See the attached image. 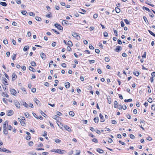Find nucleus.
Masks as SVG:
<instances>
[{"instance_id":"63","label":"nucleus","mask_w":155,"mask_h":155,"mask_svg":"<svg viewBox=\"0 0 155 155\" xmlns=\"http://www.w3.org/2000/svg\"><path fill=\"white\" fill-rule=\"evenodd\" d=\"M95 52L97 54H98L99 53L100 51L99 49H96L95 50Z\"/></svg>"},{"instance_id":"7","label":"nucleus","mask_w":155,"mask_h":155,"mask_svg":"<svg viewBox=\"0 0 155 155\" xmlns=\"http://www.w3.org/2000/svg\"><path fill=\"white\" fill-rule=\"evenodd\" d=\"M8 121H5L3 124V129H7L6 127V125L7 126L8 125Z\"/></svg>"},{"instance_id":"10","label":"nucleus","mask_w":155,"mask_h":155,"mask_svg":"<svg viewBox=\"0 0 155 155\" xmlns=\"http://www.w3.org/2000/svg\"><path fill=\"white\" fill-rule=\"evenodd\" d=\"M72 35L74 37H75V38L78 37V38H77V40L80 39V37L78 35L77 33H74V34H72Z\"/></svg>"},{"instance_id":"4","label":"nucleus","mask_w":155,"mask_h":155,"mask_svg":"<svg viewBox=\"0 0 155 155\" xmlns=\"http://www.w3.org/2000/svg\"><path fill=\"white\" fill-rule=\"evenodd\" d=\"M14 114L13 111L12 110H8L7 115L8 116H10Z\"/></svg>"},{"instance_id":"44","label":"nucleus","mask_w":155,"mask_h":155,"mask_svg":"<svg viewBox=\"0 0 155 155\" xmlns=\"http://www.w3.org/2000/svg\"><path fill=\"white\" fill-rule=\"evenodd\" d=\"M151 108L152 110H155V104L152 105L151 106Z\"/></svg>"},{"instance_id":"42","label":"nucleus","mask_w":155,"mask_h":155,"mask_svg":"<svg viewBox=\"0 0 155 155\" xmlns=\"http://www.w3.org/2000/svg\"><path fill=\"white\" fill-rule=\"evenodd\" d=\"M29 15L30 16H34L35 15V13L34 12H29Z\"/></svg>"},{"instance_id":"58","label":"nucleus","mask_w":155,"mask_h":155,"mask_svg":"<svg viewBox=\"0 0 155 155\" xmlns=\"http://www.w3.org/2000/svg\"><path fill=\"white\" fill-rule=\"evenodd\" d=\"M67 50L68 51H71V48L70 46H68L67 48Z\"/></svg>"},{"instance_id":"52","label":"nucleus","mask_w":155,"mask_h":155,"mask_svg":"<svg viewBox=\"0 0 155 155\" xmlns=\"http://www.w3.org/2000/svg\"><path fill=\"white\" fill-rule=\"evenodd\" d=\"M3 43L4 44L6 45L8 44V42L7 40H4L3 41Z\"/></svg>"},{"instance_id":"15","label":"nucleus","mask_w":155,"mask_h":155,"mask_svg":"<svg viewBox=\"0 0 155 155\" xmlns=\"http://www.w3.org/2000/svg\"><path fill=\"white\" fill-rule=\"evenodd\" d=\"M53 118L56 120H59L61 118V117L56 115H54Z\"/></svg>"},{"instance_id":"12","label":"nucleus","mask_w":155,"mask_h":155,"mask_svg":"<svg viewBox=\"0 0 155 155\" xmlns=\"http://www.w3.org/2000/svg\"><path fill=\"white\" fill-rule=\"evenodd\" d=\"M64 127L65 129L68 131V132H71V130L70 128L67 125H65L64 126Z\"/></svg>"},{"instance_id":"51","label":"nucleus","mask_w":155,"mask_h":155,"mask_svg":"<svg viewBox=\"0 0 155 155\" xmlns=\"http://www.w3.org/2000/svg\"><path fill=\"white\" fill-rule=\"evenodd\" d=\"M89 61L90 64L94 63L95 62V60H89Z\"/></svg>"},{"instance_id":"45","label":"nucleus","mask_w":155,"mask_h":155,"mask_svg":"<svg viewBox=\"0 0 155 155\" xmlns=\"http://www.w3.org/2000/svg\"><path fill=\"white\" fill-rule=\"evenodd\" d=\"M92 141L94 143H97L98 142L96 138H94L92 140Z\"/></svg>"},{"instance_id":"21","label":"nucleus","mask_w":155,"mask_h":155,"mask_svg":"<svg viewBox=\"0 0 155 155\" xmlns=\"http://www.w3.org/2000/svg\"><path fill=\"white\" fill-rule=\"evenodd\" d=\"M0 4L4 6H6L7 5L6 2H0Z\"/></svg>"},{"instance_id":"39","label":"nucleus","mask_w":155,"mask_h":155,"mask_svg":"<svg viewBox=\"0 0 155 155\" xmlns=\"http://www.w3.org/2000/svg\"><path fill=\"white\" fill-rule=\"evenodd\" d=\"M54 141L56 143H60L61 142V140L58 139H55L54 140Z\"/></svg>"},{"instance_id":"38","label":"nucleus","mask_w":155,"mask_h":155,"mask_svg":"<svg viewBox=\"0 0 155 155\" xmlns=\"http://www.w3.org/2000/svg\"><path fill=\"white\" fill-rule=\"evenodd\" d=\"M76 153L74 155H79L80 154L81 151L80 150H76Z\"/></svg>"},{"instance_id":"53","label":"nucleus","mask_w":155,"mask_h":155,"mask_svg":"<svg viewBox=\"0 0 155 155\" xmlns=\"http://www.w3.org/2000/svg\"><path fill=\"white\" fill-rule=\"evenodd\" d=\"M122 108L124 110H126L127 108V106H126L125 105V104H124V105H123V106H122Z\"/></svg>"},{"instance_id":"48","label":"nucleus","mask_w":155,"mask_h":155,"mask_svg":"<svg viewBox=\"0 0 155 155\" xmlns=\"http://www.w3.org/2000/svg\"><path fill=\"white\" fill-rule=\"evenodd\" d=\"M147 101L148 102L151 103L152 102V99L151 97H149Z\"/></svg>"},{"instance_id":"20","label":"nucleus","mask_w":155,"mask_h":155,"mask_svg":"<svg viewBox=\"0 0 155 155\" xmlns=\"http://www.w3.org/2000/svg\"><path fill=\"white\" fill-rule=\"evenodd\" d=\"M3 129V133L5 135H7L8 134V131L7 130V129Z\"/></svg>"},{"instance_id":"25","label":"nucleus","mask_w":155,"mask_h":155,"mask_svg":"<svg viewBox=\"0 0 155 155\" xmlns=\"http://www.w3.org/2000/svg\"><path fill=\"white\" fill-rule=\"evenodd\" d=\"M29 69L30 71H31L33 72H35V69L31 66H29Z\"/></svg>"},{"instance_id":"1","label":"nucleus","mask_w":155,"mask_h":155,"mask_svg":"<svg viewBox=\"0 0 155 155\" xmlns=\"http://www.w3.org/2000/svg\"><path fill=\"white\" fill-rule=\"evenodd\" d=\"M54 26L59 30H63V27L60 25V24L56 23L54 24Z\"/></svg>"},{"instance_id":"30","label":"nucleus","mask_w":155,"mask_h":155,"mask_svg":"<svg viewBox=\"0 0 155 155\" xmlns=\"http://www.w3.org/2000/svg\"><path fill=\"white\" fill-rule=\"evenodd\" d=\"M35 19L38 21H41V17H36L35 18Z\"/></svg>"},{"instance_id":"19","label":"nucleus","mask_w":155,"mask_h":155,"mask_svg":"<svg viewBox=\"0 0 155 155\" xmlns=\"http://www.w3.org/2000/svg\"><path fill=\"white\" fill-rule=\"evenodd\" d=\"M29 49V47L27 45L25 46L23 48V51H27Z\"/></svg>"},{"instance_id":"27","label":"nucleus","mask_w":155,"mask_h":155,"mask_svg":"<svg viewBox=\"0 0 155 155\" xmlns=\"http://www.w3.org/2000/svg\"><path fill=\"white\" fill-rule=\"evenodd\" d=\"M118 103L117 102L115 101L114 102V107L115 108H117V105Z\"/></svg>"},{"instance_id":"40","label":"nucleus","mask_w":155,"mask_h":155,"mask_svg":"<svg viewBox=\"0 0 155 155\" xmlns=\"http://www.w3.org/2000/svg\"><path fill=\"white\" fill-rule=\"evenodd\" d=\"M143 18L145 21V22L147 23H148V21L147 20V18L145 16H143Z\"/></svg>"},{"instance_id":"26","label":"nucleus","mask_w":155,"mask_h":155,"mask_svg":"<svg viewBox=\"0 0 155 155\" xmlns=\"http://www.w3.org/2000/svg\"><path fill=\"white\" fill-rule=\"evenodd\" d=\"M16 54H14L12 55V58L13 60H15L16 59Z\"/></svg>"},{"instance_id":"41","label":"nucleus","mask_w":155,"mask_h":155,"mask_svg":"<svg viewBox=\"0 0 155 155\" xmlns=\"http://www.w3.org/2000/svg\"><path fill=\"white\" fill-rule=\"evenodd\" d=\"M20 123H21V125L22 126H25V122L24 121H23V120H22L21 122Z\"/></svg>"},{"instance_id":"59","label":"nucleus","mask_w":155,"mask_h":155,"mask_svg":"<svg viewBox=\"0 0 155 155\" xmlns=\"http://www.w3.org/2000/svg\"><path fill=\"white\" fill-rule=\"evenodd\" d=\"M130 138L132 139H134L135 137V136L132 134H130Z\"/></svg>"},{"instance_id":"43","label":"nucleus","mask_w":155,"mask_h":155,"mask_svg":"<svg viewBox=\"0 0 155 155\" xmlns=\"http://www.w3.org/2000/svg\"><path fill=\"white\" fill-rule=\"evenodd\" d=\"M104 37H107L108 35L106 31H104Z\"/></svg>"},{"instance_id":"17","label":"nucleus","mask_w":155,"mask_h":155,"mask_svg":"<svg viewBox=\"0 0 155 155\" xmlns=\"http://www.w3.org/2000/svg\"><path fill=\"white\" fill-rule=\"evenodd\" d=\"M97 151L100 153H104L103 150L100 148H97Z\"/></svg>"},{"instance_id":"46","label":"nucleus","mask_w":155,"mask_h":155,"mask_svg":"<svg viewBox=\"0 0 155 155\" xmlns=\"http://www.w3.org/2000/svg\"><path fill=\"white\" fill-rule=\"evenodd\" d=\"M52 30L53 31H54V33H56L57 34H60V33L59 32H58L57 31L55 30L54 29H52Z\"/></svg>"},{"instance_id":"8","label":"nucleus","mask_w":155,"mask_h":155,"mask_svg":"<svg viewBox=\"0 0 155 155\" xmlns=\"http://www.w3.org/2000/svg\"><path fill=\"white\" fill-rule=\"evenodd\" d=\"M10 92L11 94L14 95H15L16 93V91L14 89H12L10 90Z\"/></svg>"},{"instance_id":"34","label":"nucleus","mask_w":155,"mask_h":155,"mask_svg":"<svg viewBox=\"0 0 155 155\" xmlns=\"http://www.w3.org/2000/svg\"><path fill=\"white\" fill-rule=\"evenodd\" d=\"M31 65L32 66L34 67L36 66V63L34 61H32L31 63Z\"/></svg>"},{"instance_id":"18","label":"nucleus","mask_w":155,"mask_h":155,"mask_svg":"<svg viewBox=\"0 0 155 155\" xmlns=\"http://www.w3.org/2000/svg\"><path fill=\"white\" fill-rule=\"evenodd\" d=\"M2 95L4 97H8L9 96L7 94L6 92H3L2 93Z\"/></svg>"},{"instance_id":"13","label":"nucleus","mask_w":155,"mask_h":155,"mask_svg":"<svg viewBox=\"0 0 155 155\" xmlns=\"http://www.w3.org/2000/svg\"><path fill=\"white\" fill-rule=\"evenodd\" d=\"M62 24L63 25H68V21L63 20L62 22Z\"/></svg>"},{"instance_id":"16","label":"nucleus","mask_w":155,"mask_h":155,"mask_svg":"<svg viewBox=\"0 0 155 155\" xmlns=\"http://www.w3.org/2000/svg\"><path fill=\"white\" fill-rule=\"evenodd\" d=\"M34 101L35 102L36 104L38 105V104H40V101L39 100H38V99L36 98H34Z\"/></svg>"},{"instance_id":"9","label":"nucleus","mask_w":155,"mask_h":155,"mask_svg":"<svg viewBox=\"0 0 155 155\" xmlns=\"http://www.w3.org/2000/svg\"><path fill=\"white\" fill-rule=\"evenodd\" d=\"M17 78V76L16 74L13 73L12 75V79L13 81H14Z\"/></svg>"},{"instance_id":"37","label":"nucleus","mask_w":155,"mask_h":155,"mask_svg":"<svg viewBox=\"0 0 155 155\" xmlns=\"http://www.w3.org/2000/svg\"><path fill=\"white\" fill-rule=\"evenodd\" d=\"M132 99H125L124 100V101L125 102H131L132 101Z\"/></svg>"},{"instance_id":"6","label":"nucleus","mask_w":155,"mask_h":155,"mask_svg":"<svg viewBox=\"0 0 155 155\" xmlns=\"http://www.w3.org/2000/svg\"><path fill=\"white\" fill-rule=\"evenodd\" d=\"M40 55L41 57L42 58V59L43 60H45L46 58V56L45 54L43 53V52H41L40 54Z\"/></svg>"},{"instance_id":"22","label":"nucleus","mask_w":155,"mask_h":155,"mask_svg":"<svg viewBox=\"0 0 155 155\" xmlns=\"http://www.w3.org/2000/svg\"><path fill=\"white\" fill-rule=\"evenodd\" d=\"M94 120L95 123H98L99 122V119L98 117H97L94 118Z\"/></svg>"},{"instance_id":"60","label":"nucleus","mask_w":155,"mask_h":155,"mask_svg":"<svg viewBox=\"0 0 155 155\" xmlns=\"http://www.w3.org/2000/svg\"><path fill=\"white\" fill-rule=\"evenodd\" d=\"M73 151L72 150L69 151L68 153V154L69 155H71L73 154Z\"/></svg>"},{"instance_id":"2","label":"nucleus","mask_w":155,"mask_h":155,"mask_svg":"<svg viewBox=\"0 0 155 155\" xmlns=\"http://www.w3.org/2000/svg\"><path fill=\"white\" fill-rule=\"evenodd\" d=\"M14 104L18 108H20V105L19 103L17 100H15L14 101Z\"/></svg>"},{"instance_id":"36","label":"nucleus","mask_w":155,"mask_h":155,"mask_svg":"<svg viewBox=\"0 0 155 155\" xmlns=\"http://www.w3.org/2000/svg\"><path fill=\"white\" fill-rule=\"evenodd\" d=\"M23 105L26 107L28 108V104L26 103V102L24 101L23 102Z\"/></svg>"},{"instance_id":"62","label":"nucleus","mask_w":155,"mask_h":155,"mask_svg":"<svg viewBox=\"0 0 155 155\" xmlns=\"http://www.w3.org/2000/svg\"><path fill=\"white\" fill-rule=\"evenodd\" d=\"M16 2L18 4H20L21 3V1L20 0H16Z\"/></svg>"},{"instance_id":"35","label":"nucleus","mask_w":155,"mask_h":155,"mask_svg":"<svg viewBox=\"0 0 155 155\" xmlns=\"http://www.w3.org/2000/svg\"><path fill=\"white\" fill-rule=\"evenodd\" d=\"M148 31L150 33V35H151L155 37V34L153 33L152 31H151L150 30H148Z\"/></svg>"},{"instance_id":"23","label":"nucleus","mask_w":155,"mask_h":155,"mask_svg":"<svg viewBox=\"0 0 155 155\" xmlns=\"http://www.w3.org/2000/svg\"><path fill=\"white\" fill-rule=\"evenodd\" d=\"M115 10L116 12L117 13H120V9L117 7H116L115 8Z\"/></svg>"},{"instance_id":"57","label":"nucleus","mask_w":155,"mask_h":155,"mask_svg":"<svg viewBox=\"0 0 155 155\" xmlns=\"http://www.w3.org/2000/svg\"><path fill=\"white\" fill-rule=\"evenodd\" d=\"M108 141L109 143H112L113 141V140L111 138H109L108 139Z\"/></svg>"},{"instance_id":"29","label":"nucleus","mask_w":155,"mask_h":155,"mask_svg":"<svg viewBox=\"0 0 155 155\" xmlns=\"http://www.w3.org/2000/svg\"><path fill=\"white\" fill-rule=\"evenodd\" d=\"M105 61L106 62H108L110 61V59L108 57H105L104 59Z\"/></svg>"},{"instance_id":"28","label":"nucleus","mask_w":155,"mask_h":155,"mask_svg":"<svg viewBox=\"0 0 155 155\" xmlns=\"http://www.w3.org/2000/svg\"><path fill=\"white\" fill-rule=\"evenodd\" d=\"M69 114L70 116H71L72 117H73L74 115V113L72 111H70Z\"/></svg>"},{"instance_id":"50","label":"nucleus","mask_w":155,"mask_h":155,"mask_svg":"<svg viewBox=\"0 0 155 155\" xmlns=\"http://www.w3.org/2000/svg\"><path fill=\"white\" fill-rule=\"evenodd\" d=\"M33 144V143L32 141H31L28 143V145L30 146H32Z\"/></svg>"},{"instance_id":"64","label":"nucleus","mask_w":155,"mask_h":155,"mask_svg":"<svg viewBox=\"0 0 155 155\" xmlns=\"http://www.w3.org/2000/svg\"><path fill=\"white\" fill-rule=\"evenodd\" d=\"M98 17V15L97 14H95L94 15L93 17L94 19H96Z\"/></svg>"},{"instance_id":"54","label":"nucleus","mask_w":155,"mask_h":155,"mask_svg":"<svg viewBox=\"0 0 155 155\" xmlns=\"http://www.w3.org/2000/svg\"><path fill=\"white\" fill-rule=\"evenodd\" d=\"M31 138V137L30 135H28V136H27L26 138V139L27 140H29Z\"/></svg>"},{"instance_id":"11","label":"nucleus","mask_w":155,"mask_h":155,"mask_svg":"<svg viewBox=\"0 0 155 155\" xmlns=\"http://www.w3.org/2000/svg\"><path fill=\"white\" fill-rule=\"evenodd\" d=\"M99 116L101 119V122H104L105 121V119H104V116L101 114H99Z\"/></svg>"},{"instance_id":"33","label":"nucleus","mask_w":155,"mask_h":155,"mask_svg":"<svg viewBox=\"0 0 155 155\" xmlns=\"http://www.w3.org/2000/svg\"><path fill=\"white\" fill-rule=\"evenodd\" d=\"M133 74L136 76H138L139 75L140 73L138 71H135L133 72Z\"/></svg>"},{"instance_id":"24","label":"nucleus","mask_w":155,"mask_h":155,"mask_svg":"<svg viewBox=\"0 0 155 155\" xmlns=\"http://www.w3.org/2000/svg\"><path fill=\"white\" fill-rule=\"evenodd\" d=\"M67 45H68L70 46H72L73 45L71 41H69L67 43Z\"/></svg>"},{"instance_id":"47","label":"nucleus","mask_w":155,"mask_h":155,"mask_svg":"<svg viewBox=\"0 0 155 155\" xmlns=\"http://www.w3.org/2000/svg\"><path fill=\"white\" fill-rule=\"evenodd\" d=\"M124 21L128 25V24H130V22L127 19H124Z\"/></svg>"},{"instance_id":"32","label":"nucleus","mask_w":155,"mask_h":155,"mask_svg":"<svg viewBox=\"0 0 155 155\" xmlns=\"http://www.w3.org/2000/svg\"><path fill=\"white\" fill-rule=\"evenodd\" d=\"M143 9L146 10V11H147L148 12H150V10L148 8H147V7H145V6H143Z\"/></svg>"},{"instance_id":"55","label":"nucleus","mask_w":155,"mask_h":155,"mask_svg":"<svg viewBox=\"0 0 155 155\" xmlns=\"http://www.w3.org/2000/svg\"><path fill=\"white\" fill-rule=\"evenodd\" d=\"M12 42L14 45H16V42L14 39H12Z\"/></svg>"},{"instance_id":"5","label":"nucleus","mask_w":155,"mask_h":155,"mask_svg":"<svg viewBox=\"0 0 155 155\" xmlns=\"http://www.w3.org/2000/svg\"><path fill=\"white\" fill-rule=\"evenodd\" d=\"M122 50V48L121 46H118L116 47V48L114 50L115 51L119 52Z\"/></svg>"},{"instance_id":"31","label":"nucleus","mask_w":155,"mask_h":155,"mask_svg":"<svg viewBox=\"0 0 155 155\" xmlns=\"http://www.w3.org/2000/svg\"><path fill=\"white\" fill-rule=\"evenodd\" d=\"M21 13L23 15H26L28 14L27 12L25 11H22Z\"/></svg>"},{"instance_id":"3","label":"nucleus","mask_w":155,"mask_h":155,"mask_svg":"<svg viewBox=\"0 0 155 155\" xmlns=\"http://www.w3.org/2000/svg\"><path fill=\"white\" fill-rule=\"evenodd\" d=\"M66 151L64 150H62L60 149H57V151L56 153H59L60 154H62L63 153H66Z\"/></svg>"},{"instance_id":"56","label":"nucleus","mask_w":155,"mask_h":155,"mask_svg":"<svg viewBox=\"0 0 155 155\" xmlns=\"http://www.w3.org/2000/svg\"><path fill=\"white\" fill-rule=\"evenodd\" d=\"M5 152L7 153H11L12 152L11 151L6 149V150H5Z\"/></svg>"},{"instance_id":"14","label":"nucleus","mask_w":155,"mask_h":155,"mask_svg":"<svg viewBox=\"0 0 155 155\" xmlns=\"http://www.w3.org/2000/svg\"><path fill=\"white\" fill-rule=\"evenodd\" d=\"M65 87L66 88H69L70 86V83L68 82H66L65 83Z\"/></svg>"},{"instance_id":"49","label":"nucleus","mask_w":155,"mask_h":155,"mask_svg":"<svg viewBox=\"0 0 155 155\" xmlns=\"http://www.w3.org/2000/svg\"><path fill=\"white\" fill-rule=\"evenodd\" d=\"M111 122L112 124H117V122L114 120H111Z\"/></svg>"},{"instance_id":"61","label":"nucleus","mask_w":155,"mask_h":155,"mask_svg":"<svg viewBox=\"0 0 155 155\" xmlns=\"http://www.w3.org/2000/svg\"><path fill=\"white\" fill-rule=\"evenodd\" d=\"M36 89L35 88H33L31 89V91L33 93H35L36 92Z\"/></svg>"}]
</instances>
